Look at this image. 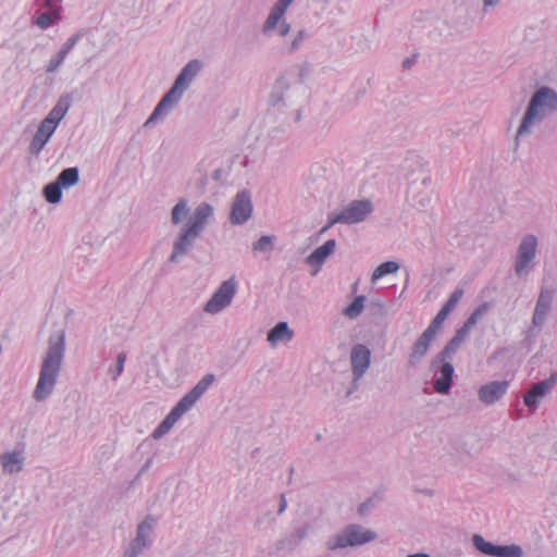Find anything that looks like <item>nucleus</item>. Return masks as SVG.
I'll return each mask as SVG.
<instances>
[{"label": "nucleus", "mask_w": 557, "mask_h": 557, "mask_svg": "<svg viewBox=\"0 0 557 557\" xmlns=\"http://www.w3.org/2000/svg\"><path fill=\"white\" fill-rule=\"evenodd\" d=\"M203 67L205 63L200 59H191L182 67L171 88L163 95L144 123L145 128L162 122L178 106L184 94L193 86Z\"/></svg>", "instance_id": "1"}, {"label": "nucleus", "mask_w": 557, "mask_h": 557, "mask_svg": "<svg viewBox=\"0 0 557 557\" xmlns=\"http://www.w3.org/2000/svg\"><path fill=\"white\" fill-rule=\"evenodd\" d=\"M65 350L64 332H57L50 335L48 348L40 367L38 382L33 393L37 401L46 400L55 387Z\"/></svg>", "instance_id": "2"}, {"label": "nucleus", "mask_w": 557, "mask_h": 557, "mask_svg": "<svg viewBox=\"0 0 557 557\" xmlns=\"http://www.w3.org/2000/svg\"><path fill=\"white\" fill-rule=\"evenodd\" d=\"M557 112V92L546 86L540 87L530 98L527 109L515 135V147L530 137L534 128L547 116Z\"/></svg>", "instance_id": "3"}, {"label": "nucleus", "mask_w": 557, "mask_h": 557, "mask_svg": "<svg viewBox=\"0 0 557 557\" xmlns=\"http://www.w3.org/2000/svg\"><path fill=\"white\" fill-rule=\"evenodd\" d=\"M214 206L207 201H202L194 208L173 242V250L170 256L171 262H178L181 258L190 251L196 239L201 236L207 225L214 219Z\"/></svg>", "instance_id": "4"}, {"label": "nucleus", "mask_w": 557, "mask_h": 557, "mask_svg": "<svg viewBox=\"0 0 557 557\" xmlns=\"http://www.w3.org/2000/svg\"><path fill=\"white\" fill-rule=\"evenodd\" d=\"M404 177L407 182V199L418 211H425L433 205L430 190L432 182L426 162L418 158L407 159L403 165Z\"/></svg>", "instance_id": "5"}, {"label": "nucleus", "mask_w": 557, "mask_h": 557, "mask_svg": "<svg viewBox=\"0 0 557 557\" xmlns=\"http://www.w3.org/2000/svg\"><path fill=\"white\" fill-rule=\"evenodd\" d=\"M270 102L273 106L290 109L293 121L298 123L301 120L304 107L308 102V92L295 78L281 76L273 85Z\"/></svg>", "instance_id": "6"}, {"label": "nucleus", "mask_w": 557, "mask_h": 557, "mask_svg": "<svg viewBox=\"0 0 557 557\" xmlns=\"http://www.w3.org/2000/svg\"><path fill=\"white\" fill-rule=\"evenodd\" d=\"M214 381L215 375L212 373H208L202 376V379L199 380L198 383L175 405L165 419L153 431V438L158 440L164 436L181 419V417L193 408Z\"/></svg>", "instance_id": "7"}, {"label": "nucleus", "mask_w": 557, "mask_h": 557, "mask_svg": "<svg viewBox=\"0 0 557 557\" xmlns=\"http://www.w3.org/2000/svg\"><path fill=\"white\" fill-rule=\"evenodd\" d=\"M70 108V102L65 98L59 99L48 115L40 122L30 144L29 152L32 154H39L46 144L49 141L55 132L59 123L65 116Z\"/></svg>", "instance_id": "8"}, {"label": "nucleus", "mask_w": 557, "mask_h": 557, "mask_svg": "<svg viewBox=\"0 0 557 557\" xmlns=\"http://www.w3.org/2000/svg\"><path fill=\"white\" fill-rule=\"evenodd\" d=\"M376 537L377 535L374 531L367 529L363 525L352 523L332 535L326 542V547L330 550L357 547L370 543Z\"/></svg>", "instance_id": "9"}, {"label": "nucleus", "mask_w": 557, "mask_h": 557, "mask_svg": "<svg viewBox=\"0 0 557 557\" xmlns=\"http://www.w3.org/2000/svg\"><path fill=\"white\" fill-rule=\"evenodd\" d=\"M290 3L284 0H277L269 11L267 18L261 26V33L265 37L277 36L285 38L292 30V25L287 22L286 12Z\"/></svg>", "instance_id": "10"}, {"label": "nucleus", "mask_w": 557, "mask_h": 557, "mask_svg": "<svg viewBox=\"0 0 557 557\" xmlns=\"http://www.w3.org/2000/svg\"><path fill=\"white\" fill-rule=\"evenodd\" d=\"M539 240L533 234H525L517 248L515 257V273L523 277L528 276L536 263Z\"/></svg>", "instance_id": "11"}, {"label": "nucleus", "mask_w": 557, "mask_h": 557, "mask_svg": "<svg viewBox=\"0 0 557 557\" xmlns=\"http://www.w3.org/2000/svg\"><path fill=\"white\" fill-rule=\"evenodd\" d=\"M373 211L370 200H354L338 211L330 213V225L356 224L364 221Z\"/></svg>", "instance_id": "12"}, {"label": "nucleus", "mask_w": 557, "mask_h": 557, "mask_svg": "<svg viewBox=\"0 0 557 557\" xmlns=\"http://www.w3.org/2000/svg\"><path fill=\"white\" fill-rule=\"evenodd\" d=\"M157 520L148 516L137 527L136 537L125 549L123 557H139L153 542Z\"/></svg>", "instance_id": "13"}, {"label": "nucleus", "mask_w": 557, "mask_h": 557, "mask_svg": "<svg viewBox=\"0 0 557 557\" xmlns=\"http://www.w3.org/2000/svg\"><path fill=\"white\" fill-rule=\"evenodd\" d=\"M487 311V305L483 304L479 306L468 318L465 324L456 332L455 336L447 344L441 354V358L449 357L469 336L472 327Z\"/></svg>", "instance_id": "14"}, {"label": "nucleus", "mask_w": 557, "mask_h": 557, "mask_svg": "<svg viewBox=\"0 0 557 557\" xmlns=\"http://www.w3.org/2000/svg\"><path fill=\"white\" fill-rule=\"evenodd\" d=\"M235 281H223L220 287L214 292L205 306V311L210 314H216L230 306L236 293Z\"/></svg>", "instance_id": "15"}, {"label": "nucleus", "mask_w": 557, "mask_h": 557, "mask_svg": "<svg viewBox=\"0 0 557 557\" xmlns=\"http://www.w3.org/2000/svg\"><path fill=\"white\" fill-rule=\"evenodd\" d=\"M370 364H371L370 349L362 344H357V345L352 346V348L350 350V366H351L352 382L356 386H358V382L368 372Z\"/></svg>", "instance_id": "16"}, {"label": "nucleus", "mask_w": 557, "mask_h": 557, "mask_svg": "<svg viewBox=\"0 0 557 557\" xmlns=\"http://www.w3.org/2000/svg\"><path fill=\"white\" fill-rule=\"evenodd\" d=\"M251 215L252 202L250 194L246 190H242L233 199L230 222L233 225H243L251 218Z\"/></svg>", "instance_id": "17"}, {"label": "nucleus", "mask_w": 557, "mask_h": 557, "mask_svg": "<svg viewBox=\"0 0 557 557\" xmlns=\"http://www.w3.org/2000/svg\"><path fill=\"white\" fill-rule=\"evenodd\" d=\"M508 388V381H491L479 387L478 398L482 404L492 406L506 395Z\"/></svg>", "instance_id": "18"}, {"label": "nucleus", "mask_w": 557, "mask_h": 557, "mask_svg": "<svg viewBox=\"0 0 557 557\" xmlns=\"http://www.w3.org/2000/svg\"><path fill=\"white\" fill-rule=\"evenodd\" d=\"M84 35V30H77L65 40L59 51L54 53L47 62L46 72L48 74H53L59 71L69 53L73 50L75 45L82 39Z\"/></svg>", "instance_id": "19"}, {"label": "nucleus", "mask_w": 557, "mask_h": 557, "mask_svg": "<svg viewBox=\"0 0 557 557\" xmlns=\"http://www.w3.org/2000/svg\"><path fill=\"white\" fill-rule=\"evenodd\" d=\"M556 375L553 374L550 377L537 382L531 389L523 396V403L528 408L534 409L537 404L552 391L556 384Z\"/></svg>", "instance_id": "20"}, {"label": "nucleus", "mask_w": 557, "mask_h": 557, "mask_svg": "<svg viewBox=\"0 0 557 557\" xmlns=\"http://www.w3.org/2000/svg\"><path fill=\"white\" fill-rule=\"evenodd\" d=\"M336 240L329 239L323 245L315 248L307 258L306 263L312 268L310 274L317 275L321 265L335 251Z\"/></svg>", "instance_id": "21"}, {"label": "nucleus", "mask_w": 557, "mask_h": 557, "mask_svg": "<svg viewBox=\"0 0 557 557\" xmlns=\"http://www.w3.org/2000/svg\"><path fill=\"white\" fill-rule=\"evenodd\" d=\"M25 463L23 449H13L0 455L1 470L4 474L14 475L20 473Z\"/></svg>", "instance_id": "22"}, {"label": "nucleus", "mask_w": 557, "mask_h": 557, "mask_svg": "<svg viewBox=\"0 0 557 557\" xmlns=\"http://www.w3.org/2000/svg\"><path fill=\"white\" fill-rule=\"evenodd\" d=\"M398 274L405 277L417 275V273L409 265L403 262L391 260L377 265L374 269L371 278H382L384 276Z\"/></svg>", "instance_id": "23"}, {"label": "nucleus", "mask_w": 557, "mask_h": 557, "mask_svg": "<svg viewBox=\"0 0 557 557\" xmlns=\"http://www.w3.org/2000/svg\"><path fill=\"white\" fill-rule=\"evenodd\" d=\"M553 297H554V292L552 289H548V288L542 289V292L539 296V299H537V302H536V306L534 309L533 319H532V323L534 326L541 327L544 324V322L546 321L547 313L550 310Z\"/></svg>", "instance_id": "24"}, {"label": "nucleus", "mask_w": 557, "mask_h": 557, "mask_svg": "<svg viewBox=\"0 0 557 557\" xmlns=\"http://www.w3.org/2000/svg\"><path fill=\"white\" fill-rule=\"evenodd\" d=\"M433 341L434 337L424 332L420 335V337L413 344L408 358L410 367H416L422 361V359L426 356L430 345Z\"/></svg>", "instance_id": "25"}, {"label": "nucleus", "mask_w": 557, "mask_h": 557, "mask_svg": "<svg viewBox=\"0 0 557 557\" xmlns=\"http://www.w3.org/2000/svg\"><path fill=\"white\" fill-rule=\"evenodd\" d=\"M454 367L449 362H444L440 369V375L434 381V389L440 394H447L451 386Z\"/></svg>", "instance_id": "26"}, {"label": "nucleus", "mask_w": 557, "mask_h": 557, "mask_svg": "<svg viewBox=\"0 0 557 557\" xmlns=\"http://www.w3.org/2000/svg\"><path fill=\"white\" fill-rule=\"evenodd\" d=\"M293 337L294 332L289 329L288 323L278 322L273 329L269 331L267 339L272 346H275L278 343L289 342Z\"/></svg>", "instance_id": "27"}, {"label": "nucleus", "mask_w": 557, "mask_h": 557, "mask_svg": "<svg viewBox=\"0 0 557 557\" xmlns=\"http://www.w3.org/2000/svg\"><path fill=\"white\" fill-rule=\"evenodd\" d=\"M190 215V208L185 198H180L171 210V222L173 225H180Z\"/></svg>", "instance_id": "28"}, {"label": "nucleus", "mask_w": 557, "mask_h": 557, "mask_svg": "<svg viewBox=\"0 0 557 557\" xmlns=\"http://www.w3.org/2000/svg\"><path fill=\"white\" fill-rule=\"evenodd\" d=\"M55 181L62 188H71L78 183L79 171L77 168H67L58 175Z\"/></svg>", "instance_id": "29"}, {"label": "nucleus", "mask_w": 557, "mask_h": 557, "mask_svg": "<svg viewBox=\"0 0 557 557\" xmlns=\"http://www.w3.org/2000/svg\"><path fill=\"white\" fill-rule=\"evenodd\" d=\"M42 194L49 203H59L62 199V186L54 181L44 187Z\"/></svg>", "instance_id": "30"}, {"label": "nucleus", "mask_w": 557, "mask_h": 557, "mask_svg": "<svg viewBox=\"0 0 557 557\" xmlns=\"http://www.w3.org/2000/svg\"><path fill=\"white\" fill-rule=\"evenodd\" d=\"M274 235H263L252 244V250L262 255L270 253L274 248Z\"/></svg>", "instance_id": "31"}, {"label": "nucleus", "mask_w": 557, "mask_h": 557, "mask_svg": "<svg viewBox=\"0 0 557 557\" xmlns=\"http://www.w3.org/2000/svg\"><path fill=\"white\" fill-rule=\"evenodd\" d=\"M472 543L473 546L482 554L495 557L497 545L485 541L484 537L479 534H474L472 536Z\"/></svg>", "instance_id": "32"}, {"label": "nucleus", "mask_w": 557, "mask_h": 557, "mask_svg": "<svg viewBox=\"0 0 557 557\" xmlns=\"http://www.w3.org/2000/svg\"><path fill=\"white\" fill-rule=\"evenodd\" d=\"M364 296L356 297L355 300L343 310V313L349 319L358 318L364 308Z\"/></svg>", "instance_id": "33"}, {"label": "nucleus", "mask_w": 557, "mask_h": 557, "mask_svg": "<svg viewBox=\"0 0 557 557\" xmlns=\"http://www.w3.org/2000/svg\"><path fill=\"white\" fill-rule=\"evenodd\" d=\"M524 552L517 544L497 545L495 557H523Z\"/></svg>", "instance_id": "34"}, {"label": "nucleus", "mask_w": 557, "mask_h": 557, "mask_svg": "<svg viewBox=\"0 0 557 557\" xmlns=\"http://www.w3.org/2000/svg\"><path fill=\"white\" fill-rule=\"evenodd\" d=\"M307 37H308L307 30L298 29L297 32H295L293 34L292 38L285 42V49L288 52L297 51L301 47V45L304 44V41L306 40Z\"/></svg>", "instance_id": "35"}, {"label": "nucleus", "mask_w": 557, "mask_h": 557, "mask_svg": "<svg viewBox=\"0 0 557 557\" xmlns=\"http://www.w3.org/2000/svg\"><path fill=\"white\" fill-rule=\"evenodd\" d=\"M125 361H126V354L125 352H120L116 356L115 362L113 364L109 366V368H108V375L113 381H116L120 377V375L123 373Z\"/></svg>", "instance_id": "36"}, {"label": "nucleus", "mask_w": 557, "mask_h": 557, "mask_svg": "<svg viewBox=\"0 0 557 557\" xmlns=\"http://www.w3.org/2000/svg\"><path fill=\"white\" fill-rule=\"evenodd\" d=\"M447 317H448L447 313L440 310L438 313L436 314V317L431 322V324L424 331V333H426L435 338L437 331L441 329L442 324L444 323V321L446 320Z\"/></svg>", "instance_id": "37"}, {"label": "nucleus", "mask_w": 557, "mask_h": 557, "mask_svg": "<svg viewBox=\"0 0 557 557\" xmlns=\"http://www.w3.org/2000/svg\"><path fill=\"white\" fill-rule=\"evenodd\" d=\"M461 296H462L461 289L455 290L450 295L449 299L446 301V304L443 306V308L441 310L444 311L445 313L449 314L455 309L457 304L459 302Z\"/></svg>", "instance_id": "38"}, {"label": "nucleus", "mask_w": 557, "mask_h": 557, "mask_svg": "<svg viewBox=\"0 0 557 557\" xmlns=\"http://www.w3.org/2000/svg\"><path fill=\"white\" fill-rule=\"evenodd\" d=\"M52 23L53 18L50 13H41L36 20V25L41 29L48 28Z\"/></svg>", "instance_id": "39"}, {"label": "nucleus", "mask_w": 557, "mask_h": 557, "mask_svg": "<svg viewBox=\"0 0 557 557\" xmlns=\"http://www.w3.org/2000/svg\"><path fill=\"white\" fill-rule=\"evenodd\" d=\"M482 3V10L483 12H488L492 9L496 8L502 0H480Z\"/></svg>", "instance_id": "40"}, {"label": "nucleus", "mask_w": 557, "mask_h": 557, "mask_svg": "<svg viewBox=\"0 0 557 557\" xmlns=\"http://www.w3.org/2000/svg\"><path fill=\"white\" fill-rule=\"evenodd\" d=\"M285 508H286V502H285L284 497H282L280 508H278V513H282L285 510Z\"/></svg>", "instance_id": "41"}, {"label": "nucleus", "mask_w": 557, "mask_h": 557, "mask_svg": "<svg viewBox=\"0 0 557 557\" xmlns=\"http://www.w3.org/2000/svg\"><path fill=\"white\" fill-rule=\"evenodd\" d=\"M407 557H430V556L424 553H417V554L408 555Z\"/></svg>", "instance_id": "42"}, {"label": "nucleus", "mask_w": 557, "mask_h": 557, "mask_svg": "<svg viewBox=\"0 0 557 557\" xmlns=\"http://www.w3.org/2000/svg\"><path fill=\"white\" fill-rule=\"evenodd\" d=\"M332 225H330V222L321 230V233L326 232Z\"/></svg>", "instance_id": "43"}, {"label": "nucleus", "mask_w": 557, "mask_h": 557, "mask_svg": "<svg viewBox=\"0 0 557 557\" xmlns=\"http://www.w3.org/2000/svg\"><path fill=\"white\" fill-rule=\"evenodd\" d=\"M219 175H220V171H215V172H214V177H215V178H219Z\"/></svg>", "instance_id": "44"}, {"label": "nucleus", "mask_w": 557, "mask_h": 557, "mask_svg": "<svg viewBox=\"0 0 557 557\" xmlns=\"http://www.w3.org/2000/svg\"><path fill=\"white\" fill-rule=\"evenodd\" d=\"M404 65H405V66H408V65H409V60H406V61L404 62Z\"/></svg>", "instance_id": "45"}, {"label": "nucleus", "mask_w": 557, "mask_h": 557, "mask_svg": "<svg viewBox=\"0 0 557 557\" xmlns=\"http://www.w3.org/2000/svg\"><path fill=\"white\" fill-rule=\"evenodd\" d=\"M284 1L292 4L294 0H284Z\"/></svg>", "instance_id": "46"}]
</instances>
